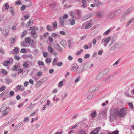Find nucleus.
Returning <instances> with one entry per match:
<instances>
[{
	"label": "nucleus",
	"mask_w": 134,
	"mask_h": 134,
	"mask_svg": "<svg viewBox=\"0 0 134 134\" xmlns=\"http://www.w3.org/2000/svg\"><path fill=\"white\" fill-rule=\"evenodd\" d=\"M114 110L116 111V114L119 117H124L126 115L127 111L124 107L122 108L119 110L118 108H116Z\"/></svg>",
	"instance_id": "1"
},
{
	"label": "nucleus",
	"mask_w": 134,
	"mask_h": 134,
	"mask_svg": "<svg viewBox=\"0 0 134 134\" xmlns=\"http://www.w3.org/2000/svg\"><path fill=\"white\" fill-rule=\"evenodd\" d=\"M110 69L107 68L105 69L102 72L100 73L99 74L97 77L98 79H99L102 78L104 75L108 74L109 72Z\"/></svg>",
	"instance_id": "2"
},
{
	"label": "nucleus",
	"mask_w": 134,
	"mask_h": 134,
	"mask_svg": "<svg viewBox=\"0 0 134 134\" xmlns=\"http://www.w3.org/2000/svg\"><path fill=\"white\" fill-rule=\"evenodd\" d=\"M114 110V111H111L110 113V116L109 117L110 121L112 122L114 119H115L116 116H117L116 113V112Z\"/></svg>",
	"instance_id": "3"
},
{
	"label": "nucleus",
	"mask_w": 134,
	"mask_h": 134,
	"mask_svg": "<svg viewBox=\"0 0 134 134\" xmlns=\"http://www.w3.org/2000/svg\"><path fill=\"white\" fill-rule=\"evenodd\" d=\"M8 108V107H6L4 104L2 106L1 109V111L4 112L3 114V116H5L7 114L8 112L6 110Z\"/></svg>",
	"instance_id": "4"
},
{
	"label": "nucleus",
	"mask_w": 134,
	"mask_h": 134,
	"mask_svg": "<svg viewBox=\"0 0 134 134\" xmlns=\"http://www.w3.org/2000/svg\"><path fill=\"white\" fill-rule=\"evenodd\" d=\"M111 40V38L109 37H107V38H103L102 40V43L104 42V46L106 47L107 44L106 43H108Z\"/></svg>",
	"instance_id": "5"
},
{
	"label": "nucleus",
	"mask_w": 134,
	"mask_h": 134,
	"mask_svg": "<svg viewBox=\"0 0 134 134\" xmlns=\"http://www.w3.org/2000/svg\"><path fill=\"white\" fill-rule=\"evenodd\" d=\"M25 41L26 43L29 44H32L34 42L33 40L29 37H26L25 38Z\"/></svg>",
	"instance_id": "6"
},
{
	"label": "nucleus",
	"mask_w": 134,
	"mask_h": 134,
	"mask_svg": "<svg viewBox=\"0 0 134 134\" xmlns=\"http://www.w3.org/2000/svg\"><path fill=\"white\" fill-rule=\"evenodd\" d=\"M115 16L113 13H110L108 14L107 18L109 19H110L114 18Z\"/></svg>",
	"instance_id": "7"
},
{
	"label": "nucleus",
	"mask_w": 134,
	"mask_h": 134,
	"mask_svg": "<svg viewBox=\"0 0 134 134\" xmlns=\"http://www.w3.org/2000/svg\"><path fill=\"white\" fill-rule=\"evenodd\" d=\"M78 68V66L77 64H74L71 68V70L74 71L77 70Z\"/></svg>",
	"instance_id": "8"
},
{
	"label": "nucleus",
	"mask_w": 134,
	"mask_h": 134,
	"mask_svg": "<svg viewBox=\"0 0 134 134\" xmlns=\"http://www.w3.org/2000/svg\"><path fill=\"white\" fill-rule=\"evenodd\" d=\"M100 129L101 127H98L95 129L93 131H91V132L94 134L96 133V134H98L99 130H100Z\"/></svg>",
	"instance_id": "9"
},
{
	"label": "nucleus",
	"mask_w": 134,
	"mask_h": 134,
	"mask_svg": "<svg viewBox=\"0 0 134 134\" xmlns=\"http://www.w3.org/2000/svg\"><path fill=\"white\" fill-rule=\"evenodd\" d=\"M48 50L49 52L51 53L53 52L54 51V49L52 48L51 45H50L48 46Z\"/></svg>",
	"instance_id": "10"
},
{
	"label": "nucleus",
	"mask_w": 134,
	"mask_h": 134,
	"mask_svg": "<svg viewBox=\"0 0 134 134\" xmlns=\"http://www.w3.org/2000/svg\"><path fill=\"white\" fill-rule=\"evenodd\" d=\"M66 41L64 40H62L60 42V44L64 47L66 46Z\"/></svg>",
	"instance_id": "11"
},
{
	"label": "nucleus",
	"mask_w": 134,
	"mask_h": 134,
	"mask_svg": "<svg viewBox=\"0 0 134 134\" xmlns=\"http://www.w3.org/2000/svg\"><path fill=\"white\" fill-rule=\"evenodd\" d=\"M121 13V11L120 10H118L114 11L113 13L115 16H116L119 14Z\"/></svg>",
	"instance_id": "12"
},
{
	"label": "nucleus",
	"mask_w": 134,
	"mask_h": 134,
	"mask_svg": "<svg viewBox=\"0 0 134 134\" xmlns=\"http://www.w3.org/2000/svg\"><path fill=\"white\" fill-rule=\"evenodd\" d=\"M34 23V22L32 20H30L29 22L27 23V26H28V27L31 26Z\"/></svg>",
	"instance_id": "13"
},
{
	"label": "nucleus",
	"mask_w": 134,
	"mask_h": 134,
	"mask_svg": "<svg viewBox=\"0 0 134 134\" xmlns=\"http://www.w3.org/2000/svg\"><path fill=\"white\" fill-rule=\"evenodd\" d=\"M55 48L58 51H60L62 50V49L60 47V46L58 44H57L55 45Z\"/></svg>",
	"instance_id": "14"
},
{
	"label": "nucleus",
	"mask_w": 134,
	"mask_h": 134,
	"mask_svg": "<svg viewBox=\"0 0 134 134\" xmlns=\"http://www.w3.org/2000/svg\"><path fill=\"white\" fill-rule=\"evenodd\" d=\"M20 68V67L19 65H15L13 68V70L14 71H17Z\"/></svg>",
	"instance_id": "15"
},
{
	"label": "nucleus",
	"mask_w": 134,
	"mask_h": 134,
	"mask_svg": "<svg viewBox=\"0 0 134 134\" xmlns=\"http://www.w3.org/2000/svg\"><path fill=\"white\" fill-rule=\"evenodd\" d=\"M92 93L93 92H88V96L87 97V99H90L93 96Z\"/></svg>",
	"instance_id": "16"
},
{
	"label": "nucleus",
	"mask_w": 134,
	"mask_h": 134,
	"mask_svg": "<svg viewBox=\"0 0 134 134\" xmlns=\"http://www.w3.org/2000/svg\"><path fill=\"white\" fill-rule=\"evenodd\" d=\"M82 3L83 4L82 5V7L85 8L86 7V1L85 0H82Z\"/></svg>",
	"instance_id": "17"
},
{
	"label": "nucleus",
	"mask_w": 134,
	"mask_h": 134,
	"mask_svg": "<svg viewBox=\"0 0 134 134\" xmlns=\"http://www.w3.org/2000/svg\"><path fill=\"white\" fill-rule=\"evenodd\" d=\"M23 124L22 123H20L17 125L15 127V129H18L21 127L23 125Z\"/></svg>",
	"instance_id": "18"
},
{
	"label": "nucleus",
	"mask_w": 134,
	"mask_h": 134,
	"mask_svg": "<svg viewBox=\"0 0 134 134\" xmlns=\"http://www.w3.org/2000/svg\"><path fill=\"white\" fill-rule=\"evenodd\" d=\"M107 134H119V131L118 130H116L112 132H109V133H108Z\"/></svg>",
	"instance_id": "19"
},
{
	"label": "nucleus",
	"mask_w": 134,
	"mask_h": 134,
	"mask_svg": "<svg viewBox=\"0 0 134 134\" xmlns=\"http://www.w3.org/2000/svg\"><path fill=\"white\" fill-rule=\"evenodd\" d=\"M76 19V17H74L73 18V19H72V20H71L70 22V24L71 25H73L75 24V20Z\"/></svg>",
	"instance_id": "20"
},
{
	"label": "nucleus",
	"mask_w": 134,
	"mask_h": 134,
	"mask_svg": "<svg viewBox=\"0 0 134 134\" xmlns=\"http://www.w3.org/2000/svg\"><path fill=\"white\" fill-rule=\"evenodd\" d=\"M91 116L92 118H95L96 115V113L95 111L92 112L90 115Z\"/></svg>",
	"instance_id": "21"
},
{
	"label": "nucleus",
	"mask_w": 134,
	"mask_h": 134,
	"mask_svg": "<svg viewBox=\"0 0 134 134\" xmlns=\"http://www.w3.org/2000/svg\"><path fill=\"white\" fill-rule=\"evenodd\" d=\"M23 86L20 85H18L16 87V89L18 90H23Z\"/></svg>",
	"instance_id": "22"
},
{
	"label": "nucleus",
	"mask_w": 134,
	"mask_h": 134,
	"mask_svg": "<svg viewBox=\"0 0 134 134\" xmlns=\"http://www.w3.org/2000/svg\"><path fill=\"white\" fill-rule=\"evenodd\" d=\"M79 134H86V131L82 129H80L78 131Z\"/></svg>",
	"instance_id": "23"
},
{
	"label": "nucleus",
	"mask_w": 134,
	"mask_h": 134,
	"mask_svg": "<svg viewBox=\"0 0 134 134\" xmlns=\"http://www.w3.org/2000/svg\"><path fill=\"white\" fill-rule=\"evenodd\" d=\"M31 92V91L30 90H28L27 91H25L23 93V94L24 96H25L28 94H29Z\"/></svg>",
	"instance_id": "24"
},
{
	"label": "nucleus",
	"mask_w": 134,
	"mask_h": 134,
	"mask_svg": "<svg viewBox=\"0 0 134 134\" xmlns=\"http://www.w3.org/2000/svg\"><path fill=\"white\" fill-rule=\"evenodd\" d=\"M133 7H131L129 8L128 9H127L126 11L124 13L125 14H126L129 13L130 12H131L132 10L133 9Z\"/></svg>",
	"instance_id": "25"
},
{
	"label": "nucleus",
	"mask_w": 134,
	"mask_h": 134,
	"mask_svg": "<svg viewBox=\"0 0 134 134\" xmlns=\"http://www.w3.org/2000/svg\"><path fill=\"white\" fill-rule=\"evenodd\" d=\"M16 38V36L12 37L10 39V41L12 43H13L14 41Z\"/></svg>",
	"instance_id": "26"
},
{
	"label": "nucleus",
	"mask_w": 134,
	"mask_h": 134,
	"mask_svg": "<svg viewBox=\"0 0 134 134\" xmlns=\"http://www.w3.org/2000/svg\"><path fill=\"white\" fill-rule=\"evenodd\" d=\"M91 26V24L90 23H88L86 25L85 27V29H88Z\"/></svg>",
	"instance_id": "27"
},
{
	"label": "nucleus",
	"mask_w": 134,
	"mask_h": 134,
	"mask_svg": "<svg viewBox=\"0 0 134 134\" xmlns=\"http://www.w3.org/2000/svg\"><path fill=\"white\" fill-rule=\"evenodd\" d=\"M47 29L49 31H52V28L49 25H47Z\"/></svg>",
	"instance_id": "28"
},
{
	"label": "nucleus",
	"mask_w": 134,
	"mask_h": 134,
	"mask_svg": "<svg viewBox=\"0 0 134 134\" xmlns=\"http://www.w3.org/2000/svg\"><path fill=\"white\" fill-rule=\"evenodd\" d=\"M10 63V62L9 61H5L4 63V64L5 66H7L9 65Z\"/></svg>",
	"instance_id": "29"
},
{
	"label": "nucleus",
	"mask_w": 134,
	"mask_h": 134,
	"mask_svg": "<svg viewBox=\"0 0 134 134\" xmlns=\"http://www.w3.org/2000/svg\"><path fill=\"white\" fill-rule=\"evenodd\" d=\"M23 67L24 68H27L28 66V63L26 62H24L23 65Z\"/></svg>",
	"instance_id": "30"
},
{
	"label": "nucleus",
	"mask_w": 134,
	"mask_h": 134,
	"mask_svg": "<svg viewBox=\"0 0 134 134\" xmlns=\"http://www.w3.org/2000/svg\"><path fill=\"white\" fill-rule=\"evenodd\" d=\"M27 31L26 30H25L22 33L21 35L22 37H24L26 34H27Z\"/></svg>",
	"instance_id": "31"
},
{
	"label": "nucleus",
	"mask_w": 134,
	"mask_h": 134,
	"mask_svg": "<svg viewBox=\"0 0 134 134\" xmlns=\"http://www.w3.org/2000/svg\"><path fill=\"white\" fill-rule=\"evenodd\" d=\"M97 16L101 17H102L103 15L102 12H97Z\"/></svg>",
	"instance_id": "32"
},
{
	"label": "nucleus",
	"mask_w": 134,
	"mask_h": 134,
	"mask_svg": "<svg viewBox=\"0 0 134 134\" xmlns=\"http://www.w3.org/2000/svg\"><path fill=\"white\" fill-rule=\"evenodd\" d=\"M92 16H93L92 15H91V14H89L87 15L86 16L83 18H84L85 20H86V19H88V18L90 17H92Z\"/></svg>",
	"instance_id": "33"
},
{
	"label": "nucleus",
	"mask_w": 134,
	"mask_h": 134,
	"mask_svg": "<svg viewBox=\"0 0 134 134\" xmlns=\"http://www.w3.org/2000/svg\"><path fill=\"white\" fill-rule=\"evenodd\" d=\"M129 106L130 107V108L131 109H133L134 108L133 106V104L132 103H128Z\"/></svg>",
	"instance_id": "34"
},
{
	"label": "nucleus",
	"mask_w": 134,
	"mask_h": 134,
	"mask_svg": "<svg viewBox=\"0 0 134 134\" xmlns=\"http://www.w3.org/2000/svg\"><path fill=\"white\" fill-rule=\"evenodd\" d=\"M14 50L16 54L18 53L19 51V49L17 47H15L14 49Z\"/></svg>",
	"instance_id": "35"
},
{
	"label": "nucleus",
	"mask_w": 134,
	"mask_h": 134,
	"mask_svg": "<svg viewBox=\"0 0 134 134\" xmlns=\"http://www.w3.org/2000/svg\"><path fill=\"white\" fill-rule=\"evenodd\" d=\"M95 1V3L97 6H98L99 5L100 2H99L98 0H94Z\"/></svg>",
	"instance_id": "36"
},
{
	"label": "nucleus",
	"mask_w": 134,
	"mask_h": 134,
	"mask_svg": "<svg viewBox=\"0 0 134 134\" xmlns=\"http://www.w3.org/2000/svg\"><path fill=\"white\" fill-rule=\"evenodd\" d=\"M46 62L48 63H50L51 62V60L50 58H47L45 59Z\"/></svg>",
	"instance_id": "37"
},
{
	"label": "nucleus",
	"mask_w": 134,
	"mask_h": 134,
	"mask_svg": "<svg viewBox=\"0 0 134 134\" xmlns=\"http://www.w3.org/2000/svg\"><path fill=\"white\" fill-rule=\"evenodd\" d=\"M6 88L5 86L3 85L0 88V91H2L4 90Z\"/></svg>",
	"instance_id": "38"
},
{
	"label": "nucleus",
	"mask_w": 134,
	"mask_h": 134,
	"mask_svg": "<svg viewBox=\"0 0 134 134\" xmlns=\"http://www.w3.org/2000/svg\"><path fill=\"white\" fill-rule=\"evenodd\" d=\"M95 86H96L94 85V86H92L91 87V89L92 90V91H95L96 90H98V88H97L94 89V88L95 87Z\"/></svg>",
	"instance_id": "39"
},
{
	"label": "nucleus",
	"mask_w": 134,
	"mask_h": 134,
	"mask_svg": "<svg viewBox=\"0 0 134 134\" xmlns=\"http://www.w3.org/2000/svg\"><path fill=\"white\" fill-rule=\"evenodd\" d=\"M83 51V50L82 49H81L80 51H78L76 53V55H79L80 54H81V52Z\"/></svg>",
	"instance_id": "40"
},
{
	"label": "nucleus",
	"mask_w": 134,
	"mask_h": 134,
	"mask_svg": "<svg viewBox=\"0 0 134 134\" xmlns=\"http://www.w3.org/2000/svg\"><path fill=\"white\" fill-rule=\"evenodd\" d=\"M57 62V60L56 59H53L52 64L54 66L56 65V63Z\"/></svg>",
	"instance_id": "41"
},
{
	"label": "nucleus",
	"mask_w": 134,
	"mask_h": 134,
	"mask_svg": "<svg viewBox=\"0 0 134 134\" xmlns=\"http://www.w3.org/2000/svg\"><path fill=\"white\" fill-rule=\"evenodd\" d=\"M2 73L3 74L6 75L7 74V72L4 69H1Z\"/></svg>",
	"instance_id": "42"
},
{
	"label": "nucleus",
	"mask_w": 134,
	"mask_h": 134,
	"mask_svg": "<svg viewBox=\"0 0 134 134\" xmlns=\"http://www.w3.org/2000/svg\"><path fill=\"white\" fill-rule=\"evenodd\" d=\"M56 65L60 67L62 65L63 63L62 62H60L56 63Z\"/></svg>",
	"instance_id": "43"
},
{
	"label": "nucleus",
	"mask_w": 134,
	"mask_h": 134,
	"mask_svg": "<svg viewBox=\"0 0 134 134\" xmlns=\"http://www.w3.org/2000/svg\"><path fill=\"white\" fill-rule=\"evenodd\" d=\"M6 82L7 84H9L11 83L12 81L11 79L9 78L6 79Z\"/></svg>",
	"instance_id": "44"
},
{
	"label": "nucleus",
	"mask_w": 134,
	"mask_h": 134,
	"mask_svg": "<svg viewBox=\"0 0 134 134\" xmlns=\"http://www.w3.org/2000/svg\"><path fill=\"white\" fill-rule=\"evenodd\" d=\"M14 58L15 60H19L21 59V58L20 57H19V56L17 55L15 56L14 57Z\"/></svg>",
	"instance_id": "45"
},
{
	"label": "nucleus",
	"mask_w": 134,
	"mask_h": 134,
	"mask_svg": "<svg viewBox=\"0 0 134 134\" xmlns=\"http://www.w3.org/2000/svg\"><path fill=\"white\" fill-rule=\"evenodd\" d=\"M38 64L39 65H44V63L43 62L38 61Z\"/></svg>",
	"instance_id": "46"
},
{
	"label": "nucleus",
	"mask_w": 134,
	"mask_h": 134,
	"mask_svg": "<svg viewBox=\"0 0 134 134\" xmlns=\"http://www.w3.org/2000/svg\"><path fill=\"white\" fill-rule=\"evenodd\" d=\"M134 18H132L131 19H130L129 21L127 23V25H126V26H127V25H130V24L133 21V20H134Z\"/></svg>",
	"instance_id": "47"
},
{
	"label": "nucleus",
	"mask_w": 134,
	"mask_h": 134,
	"mask_svg": "<svg viewBox=\"0 0 134 134\" xmlns=\"http://www.w3.org/2000/svg\"><path fill=\"white\" fill-rule=\"evenodd\" d=\"M64 21L65 20L63 19H61L60 20V23L63 26L64 25L63 23H64Z\"/></svg>",
	"instance_id": "48"
},
{
	"label": "nucleus",
	"mask_w": 134,
	"mask_h": 134,
	"mask_svg": "<svg viewBox=\"0 0 134 134\" xmlns=\"http://www.w3.org/2000/svg\"><path fill=\"white\" fill-rule=\"evenodd\" d=\"M48 35H49V33L48 32L45 33H44V35H43L44 37L45 38H46L48 36Z\"/></svg>",
	"instance_id": "49"
},
{
	"label": "nucleus",
	"mask_w": 134,
	"mask_h": 134,
	"mask_svg": "<svg viewBox=\"0 0 134 134\" xmlns=\"http://www.w3.org/2000/svg\"><path fill=\"white\" fill-rule=\"evenodd\" d=\"M43 56L45 58H47L48 57V54L46 52H44L43 53Z\"/></svg>",
	"instance_id": "50"
},
{
	"label": "nucleus",
	"mask_w": 134,
	"mask_h": 134,
	"mask_svg": "<svg viewBox=\"0 0 134 134\" xmlns=\"http://www.w3.org/2000/svg\"><path fill=\"white\" fill-rule=\"evenodd\" d=\"M25 8H26L25 6L24 5H22V6H21V10L23 11L25 9Z\"/></svg>",
	"instance_id": "51"
},
{
	"label": "nucleus",
	"mask_w": 134,
	"mask_h": 134,
	"mask_svg": "<svg viewBox=\"0 0 134 134\" xmlns=\"http://www.w3.org/2000/svg\"><path fill=\"white\" fill-rule=\"evenodd\" d=\"M79 116V114H77L74 115L72 118V120L74 119L75 118H76L77 117Z\"/></svg>",
	"instance_id": "52"
},
{
	"label": "nucleus",
	"mask_w": 134,
	"mask_h": 134,
	"mask_svg": "<svg viewBox=\"0 0 134 134\" xmlns=\"http://www.w3.org/2000/svg\"><path fill=\"white\" fill-rule=\"evenodd\" d=\"M80 79V76H79L75 80V83H77V82H78Z\"/></svg>",
	"instance_id": "53"
},
{
	"label": "nucleus",
	"mask_w": 134,
	"mask_h": 134,
	"mask_svg": "<svg viewBox=\"0 0 134 134\" xmlns=\"http://www.w3.org/2000/svg\"><path fill=\"white\" fill-rule=\"evenodd\" d=\"M29 119L28 117H26L24 118V122H27L29 121Z\"/></svg>",
	"instance_id": "54"
},
{
	"label": "nucleus",
	"mask_w": 134,
	"mask_h": 134,
	"mask_svg": "<svg viewBox=\"0 0 134 134\" xmlns=\"http://www.w3.org/2000/svg\"><path fill=\"white\" fill-rule=\"evenodd\" d=\"M9 8V6L7 3H5V9H7Z\"/></svg>",
	"instance_id": "55"
},
{
	"label": "nucleus",
	"mask_w": 134,
	"mask_h": 134,
	"mask_svg": "<svg viewBox=\"0 0 134 134\" xmlns=\"http://www.w3.org/2000/svg\"><path fill=\"white\" fill-rule=\"evenodd\" d=\"M42 75V73L41 71H40L38 72L37 74L36 75L37 76H40L41 75Z\"/></svg>",
	"instance_id": "56"
},
{
	"label": "nucleus",
	"mask_w": 134,
	"mask_h": 134,
	"mask_svg": "<svg viewBox=\"0 0 134 134\" xmlns=\"http://www.w3.org/2000/svg\"><path fill=\"white\" fill-rule=\"evenodd\" d=\"M77 126H77V125L75 124V125H74V126H73L70 129H75L76 128V127H77Z\"/></svg>",
	"instance_id": "57"
},
{
	"label": "nucleus",
	"mask_w": 134,
	"mask_h": 134,
	"mask_svg": "<svg viewBox=\"0 0 134 134\" xmlns=\"http://www.w3.org/2000/svg\"><path fill=\"white\" fill-rule=\"evenodd\" d=\"M21 52L23 53H25L26 51L24 48H23L21 50Z\"/></svg>",
	"instance_id": "58"
},
{
	"label": "nucleus",
	"mask_w": 134,
	"mask_h": 134,
	"mask_svg": "<svg viewBox=\"0 0 134 134\" xmlns=\"http://www.w3.org/2000/svg\"><path fill=\"white\" fill-rule=\"evenodd\" d=\"M110 31H111V30L110 29H108V30H107L105 32V35H107L109 33Z\"/></svg>",
	"instance_id": "59"
},
{
	"label": "nucleus",
	"mask_w": 134,
	"mask_h": 134,
	"mask_svg": "<svg viewBox=\"0 0 134 134\" xmlns=\"http://www.w3.org/2000/svg\"><path fill=\"white\" fill-rule=\"evenodd\" d=\"M24 104V103L23 102H22L19 104L17 106V107L18 108H20L21 107H22Z\"/></svg>",
	"instance_id": "60"
},
{
	"label": "nucleus",
	"mask_w": 134,
	"mask_h": 134,
	"mask_svg": "<svg viewBox=\"0 0 134 134\" xmlns=\"http://www.w3.org/2000/svg\"><path fill=\"white\" fill-rule=\"evenodd\" d=\"M68 15L67 14H64L63 16V18L64 19H65L68 18Z\"/></svg>",
	"instance_id": "61"
},
{
	"label": "nucleus",
	"mask_w": 134,
	"mask_h": 134,
	"mask_svg": "<svg viewBox=\"0 0 134 134\" xmlns=\"http://www.w3.org/2000/svg\"><path fill=\"white\" fill-rule=\"evenodd\" d=\"M49 40L51 42H52L53 41V38L52 37L49 36L48 38Z\"/></svg>",
	"instance_id": "62"
},
{
	"label": "nucleus",
	"mask_w": 134,
	"mask_h": 134,
	"mask_svg": "<svg viewBox=\"0 0 134 134\" xmlns=\"http://www.w3.org/2000/svg\"><path fill=\"white\" fill-rule=\"evenodd\" d=\"M9 94L12 96H13L14 95V93L13 91H11L10 92Z\"/></svg>",
	"instance_id": "63"
},
{
	"label": "nucleus",
	"mask_w": 134,
	"mask_h": 134,
	"mask_svg": "<svg viewBox=\"0 0 134 134\" xmlns=\"http://www.w3.org/2000/svg\"><path fill=\"white\" fill-rule=\"evenodd\" d=\"M58 90L57 89H54L52 91V92H53V93H57L58 92Z\"/></svg>",
	"instance_id": "64"
}]
</instances>
